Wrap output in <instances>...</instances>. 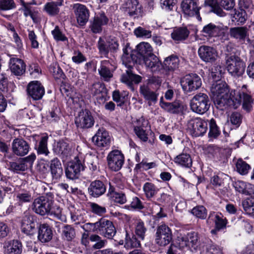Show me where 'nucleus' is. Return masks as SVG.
<instances>
[{
	"mask_svg": "<svg viewBox=\"0 0 254 254\" xmlns=\"http://www.w3.org/2000/svg\"><path fill=\"white\" fill-rule=\"evenodd\" d=\"M214 81L210 90L212 99L218 106L217 108L228 105L236 109L242 103L244 110L248 112L251 110L254 101L246 85L237 90H229L225 82L221 80Z\"/></svg>",
	"mask_w": 254,
	"mask_h": 254,
	"instance_id": "nucleus-1",
	"label": "nucleus"
},
{
	"mask_svg": "<svg viewBox=\"0 0 254 254\" xmlns=\"http://www.w3.org/2000/svg\"><path fill=\"white\" fill-rule=\"evenodd\" d=\"M85 154L79 152L73 160L69 162L65 169V175L67 178L74 180L77 179L80 172L84 170Z\"/></svg>",
	"mask_w": 254,
	"mask_h": 254,
	"instance_id": "nucleus-2",
	"label": "nucleus"
},
{
	"mask_svg": "<svg viewBox=\"0 0 254 254\" xmlns=\"http://www.w3.org/2000/svg\"><path fill=\"white\" fill-rule=\"evenodd\" d=\"M191 110L198 114H203L206 112L210 107L208 96L203 93L196 94L190 102Z\"/></svg>",
	"mask_w": 254,
	"mask_h": 254,
	"instance_id": "nucleus-3",
	"label": "nucleus"
},
{
	"mask_svg": "<svg viewBox=\"0 0 254 254\" xmlns=\"http://www.w3.org/2000/svg\"><path fill=\"white\" fill-rule=\"evenodd\" d=\"M226 63L227 69L232 76L239 77L244 73L246 66L239 57L235 55L228 56Z\"/></svg>",
	"mask_w": 254,
	"mask_h": 254,
	"instance_id": "nucleus-4",
	"label": "nucleus"
},
{
	"mask_svg": "<svg viewBox=\"0 0 254 254\" xmlns=\"http://www.w3.org/2000/svg\"><path fill=\"white\" fill-rule=\"evenodd\" d=\"M52 207V200L45 195L34 199L31 206L32 210L36 213L42 216L50 213Z\"/></svg>",
	"mask_w": 254,
	"mask_h": 254,
	"instance_id": "nucleus-5",
	"label": "nucleus"
},
{
	"mask_svg": "<svg viewBox=\"0 0 254 254\" xmlns=\"http://www.w3.org/2000/svg\"><path fill=\"white\" fill-rule=\"evenodd\" d=\"M181 84L184 91L190 92L200 88L202 82L200 77L198 75L191 73L186 75L181 79Z\"/></svg>",
	"mask_w": 254,
	"mask_h": 254,
	"instance_id": "nucleus-6",
	"label": "nucleus"
},
{
	"mask_svg": "<svg viewBox=\"0 0 254 254\" xmlns=\"http://www.w3.org/2000/svg\"><path fill=\"white\" fill-rule=\"evenodd\" d=\"M188 129L193 136H202L207 130V123L199 118L193 119L189 121Z\"/></svg>",
	"mask_w": 254,
	"mask_h": 254,
	"instance_id": "nucleus-7",
	"label": "nucleus"
},
{
	"mask_svg": "<svg viewBox=\"0 0 254 254\" xmlns=\"http://www.w3.org/2000/svg\"><path fill=\"white\" fill-rule=\"evenodd\" d=\"M155 243L160 246H165L172 239L170 228L166 224H161L157 227L155 234Z\"/></svg>",
	"mask_w": 254,
	"mask_h": 254,
	"instance_id": "nucleus-8",
	"label": "nucleus"
},
{
	"mask_svg": "<svg viewBox=\"0 0 254 254\" xmlns=\"http://www.w3.org/2000/svg\"><path fill=\"white\" fill-rule=\"evenodd\" d=\"M249 29L246 26L234 27L229 29L230 37L237 41L253 46V41L249 36Z\"/></svg>",
	"mask_w": 254,
	"mask_h": 254,
	"instance_id": "nucleus-9",
	"label": "nucleus"
},
{
	"mask_svg": "<svg viewBox=\"0 0 254 254\" xmlns=\"http://www.w3.org/2000/svg\"><path fill=\"white\" fill-rule=\"evenodd\" d=\"M107 159L109 168L114 171L120 170L124 163V156L119 150L111 151Z\"/></svg>",
	"mask_w": 254,
	"mask_h": 254,
	"instance_id": "nucleus-10",
	"label": "nucleus"
},
{
	"mask_svg": "<svg viewBox=\"0 0 254 254\" xmlns=\"http://www.w3.org/2000/svg\"><path fill=\"white\" fill-rule=\"evenodd\" d=\"M181 8L183 13L190 17L195 16L199 21H201L199 14L200 7L196 0H183L181 3Z\"/></svg>",
	"mask_w": 254,
	"mask_h": 254,
	"instance_id": "nucleus-11",
	"label": "nucleus"
},
{
	"mask_svg": "<svg viewBox=\"0 0 254 254\" xmlns=\"http://www.w3.org/2000/svg\"><path fill=\"white\" fill-rule=\"evenodd\" d=\"M27 92L28 95L33 100H39L45 94V88L40 82L32 81L27 85Z\"/></svg>",
	"mask_w": 254,
	"mask_h": 254,
	"instance_id": "nucleus-12",
	"label": "nucleus"
},
{
	"mask_svg": "<svg viewBox=\"0 0 254 254\" xmlns=\"http://www.w3.org/2000/svg\"><path fill=\"white\" fill-rule=\"evenodd\" d=\"M75 124L78 127L88 128L94 125V120L90 112L84 110L80 112L75 118Z\"/></svg>",
	"mask_w": 254,
	"mask_h": 254,
	"instance_id": "nucleus-13",
	"label": "nucleus"
},
{
	"mask_svg": "<svg viewBox=\"0 0 254 254\" xmlns=\"http://www.w3.org/2000/svg\"><path fill=\"white\" fill-rule=\"evenodd\" d=\"M122 8L130 16L134 17L141 16L143 9L137 0H127L122 5Z\"/></svg>",
	"mask_w": 254,
	"mask_h": 254,
	"instance_id": "nucleus-14",
	"label": "nucleus"
},
{
	"mask_svg": "<svg viewBox=\"0 0 254 254\" xmlns=\"http://www.w3.org/2000/svg\"><path fill=\"white\" fill-rule=\"evenodd\" d=\"M92 140L95 145L100 147H108L111 143L110 135L104 128H100Z\"/></svg>",
	"mask_w": 254,
	"mask_h": 254,
	"instance_id": "nucleus-15",
	"label": "nucleus"
},
{
	"mask_svg": "<svg viewBox=\"0 0 254 254\" xmlns=\"http://www.w3.org/2000/svg\"><path fill=\"white\" fill-rule=\"evenodd\" d=\"M200 58L206 63L214 62L218 57L217 51L214 48L208 46H201L198 50Z\"/></svg>",
	"mask_w": 254,
	"mask_h": 254,
	"instance_id": "nucleus-16",
	"label": "nucleus"
},
{
	"mask_svg": "<svg viewBox=\"0 0 254 254\" xmlns=\"http://www.w3.org/2000/svg\"><path fill=\"white\" fill-rule=\"evenodd\" d=\"M73 8L78 23L81 26L85 25L89 17V10L84 5L80 3L74 4Z\"/></svg>",
	"mask_w": 254,
	"mask_h": 254,
	"instance_id": "nucleus-17",
	"label": "nucleus"
},
{
	"mask_svg": "<svg viewBox=\"0 0 254 254\" xmlns=\"http://www.w3.org/2000/svg\"><path fill=\"white\" fill-rule=\"evenodd\" d=\"M35 228L33 216L29 212H25L21 222V231L27 235H32Z\"/></svg>",
	"mask_w": 254,
	"mask_h": 254,
	"instance_id": "nucleus-18",
	"label": "nucleus"
},
{
	"mask_svg": "<svg viewBox=\"0 0 254 254\" xmlns=\"http://www.w3.org/2000/svg\"><path fill=\"white\" fill-rule=\"evenodd\" d=\"M32 139L35 142V147L38 154L47 156L49 154L50 152L47 147L48 137L47 135L40 136L35 134L32 136Z\"/></svg>",
	"mask_w": 254,
	"mask_h": 254,
	"instance_id": "nucleus-19",
	"label": "nucleus"
},
{
	"mask_svg": "<svg viewBox=\"0 0 254 254\" xmlns=\"http://www.w3.org/2000/svg\"><path fill=\"white\" fill-rule=\"evenodd\" d=\"M12 149L13 153L18 156H24L30 149L28 143L22 138H15L13 140Z\"/></svg>",
	"mask_w": 254,
	"mask_h": 254,
	"instance_id": "nucleus-20",
	"label": "nucleus"
},
{
	"mask_svg": "<svg viewBox=\"0 0 254 254\" xmlns=\"http://www.w3.org/2000/svg\"><path fill=\"white\" fill-rule=\"evenodd\" d=\"M116 233V230L112 222L105 218H101L99 234L107 238H112Z\"/></svg>",
	"mask_w": 254,
	"mask_h": 254,
	"instance_id": "nucleus-21",
	"label": "nucleus"
},
{
	"mask_svg": "<svg viewBox=\"0 0 254 254\" xmlns=\"http://www.w3.org/2000/svg\"><path fill=\"white\" fill-rule=\"evenodd\" d=\"M225 31L223 26L210 23L203 27L201 32L205 36L217 37L223 35Z\"/></svg>",
	"mask_w": 254,
	"mask_h": 254,
	"instance_id": "nucleus-22",
	"label": "nucleus"
},
{
	"mask_svg": "<svg viewBox=\"0 0 254 254\" xmlns=\"http://www.w3.org/2000/svg\"><path fill=\"white\" fill-rule=\"evenodd\" d=\"M9 67L11 72L15 75H22L26 69V65L23 61L15 57L10 59Z\"/></svg>",
	"mask_w": 254,
	"mask_h": 254,
	"instance_id": "nucleus-23",
	"label": "nucleus"
},
{
	"mask_svg": "<svg viewBox=\"0 0 254 254\" xmlns=\"http://www.w3.org/2000/svg\"><path fill=\"white\" fill-rule=\"evenodd\" d=\"M53 230L52 227L46 223L39 225L38 232V239L42 243H47L50 241L53 238Z\"/></svg>",
	"mask_w": 254,
	"mask_h": 254,
	"instance_id": "nucleus-24",
	"label": "nucleus"
},
{
	"mask_svg": "<svg viewBox=\"0 0 254 254\" xmlns=\"http://www.w3.org/2000/svg\"><path fill=\"white\" fill-rule=\"evenodd\" d=\"M109 19L104 13L97 14L91 25V31L94 33H99L102 30V26L107 24Z\"/></svg>",
	"mask_w": 254,
	"mask_h": 254,
	"instance_id": "nucleus-25",
	"label": "nucleus"
},
{
	"mask_svg": "<svg viewBox=\"0 0 254 254\" xmlns=\"http://www.w3.org/2000/svg\"><path fill=\"white\" fill-rule=\"evenodd\" d=\"M88 190L90 195L98 197L105 192L106 189L102 181L95 180L91 183Z\"/></svg>",
	"mask_w": 254,
	"mask_h": 254,
	"instance_id": "nucleus-26",
	"label": "nucleus"
},
{
	"mask_svg": "<svg viewBox=\"0 0 254 254\" xmlns=\"http://www.w3.org/2000/svg\"><path fill=\"white\" fill-rule=\"evenodd\" d=\"M50 170L53 179L59 180L63 175V169L61 161L55 158L50 161Z\"/></svg>",
	"mask_w": 254,
	"mask_h": 254,
	"instance_id": "nucleus-27",
	"label": "nucleus"
},
{
	"mask_svg": "<svg viewBox=\"0 0 254 254\" xmlns=\"http://www.w3.org/2000/svg\"><path fill=\"white\" fill-rule=\"evenodd\" d=\"M91 90L99 102H104L106 101L107 92L104 85L99 82L95 83L93 84Z\"/></svg>",
	"mask_w": 254,
	"mask_h": 254,
	"instance_id": "nucleus-28",
	"label": "nucleus"
},
{
	"mask_svg": "<svg viewBox=\"0 0 254 254\" xmlns=\"http://www.w3.org/2000/svg\"><path fill=\"white\" fill-rule=\"evenodd\" d=\"M144 63L152 72H157L162 68V65L159 59L154 55L144 58Z\"/></svg>",
	"mask_w": 254,
	"mask_h": 254,
	"instance_id": "nucleus-29",
	"label": "nucleus"
},
{
	"mask_svg": "<svg viewBox=\"0 0 254 254\" xmlns=\"http://www.w3.org/2000/svg\"><path fill=\"white\" fill-rule=\"evenodd\" d=\"M161 107L167 112L172 114H179L183 112L185 109V107L179 101L172 103L162 102Z\"/></svg>",
	"mask_w": 254,
	"mask_h": 254,
	"instance_id": "nucleus-30",
	"label": "nucleus"
},
{
	"mask_svg": "<svg viewBox=\"0 0 254 254\" xmlns=\"http://www.w3.org/2000/svg\"><path fill=\"white\" fill-rule=\"evenodd\" d=\"M4 248L7 254H21L22 250V244L18 240H11L6 242Z\"/></svg>",
	"mask_w": 254,
	"mask_h": 254,
	"instance_id": "nucleus-31",
	"label": "nucleus"
},
{
	"mask_svg": "<svg viewBox=\"0 0 254 254\" xmlns=\"http://www.w3.org/2000/svg\"><path fill=\"white\" fill-rule=\"evenodd\" d=\"M139 91L141 95L148 102L149 105L157 101L158 95L156 92L151 90L147 86L145 85L141 86Z\"/></svg>",
	"mask_w": 254,
	"mask_h": 254,
	"instance_id": "nucleus-32",
	"label": "nucleus"
},
{
	"mask_svg": "<svg viewBox=\"0 0 254 254\" xmlns=\"http://www.w3.org/2000/svg\"><path fill=\"white\" fill-rule=\"evenodd\" d=\"M108 196L112 201L120 204H124L127 202L125 194L122 192H118L115 188L110 184V188L108 192Z\"/></svg>",
	"mask_w": 254,
	"mask_h": 254,
	"instance_id": "nucleus-33",
	"label": "nucleus"
},
{
	"mask_svg": "<svg viewBox=\"0 0 254 254\" xmlns=\"http://www.w3.org/2000/svg\"><path fill=\"white\" fill-rule=\"evenodd\" d=\"M213 221L215 223V226L218 229H223L226 227L227 224V220L221 214L215 212L210 213L207 220V223Z\"/></svg>",
	"mask_w": 254,
	"mask_h": 254,
	"instance_id": "nucleus-34",
	"label": "nucleus"
},
{
	"mask_svg": "<svg viewBox=\"0 0 254 254\" xmlns=\"http://www.w3.org/2000/svg\"><path fill=\"white\" fill-rule=\"evenodd\" d=\"M234 187L237 191L246 195H251L254 191L253 185L242 181L235 182Z\"/></svg>",
	"mask_w": 254,
	"mask_h": 254,
	"instance_id": "nucleus-35",
	"label": "nucleus"
},
{
	"mask_svg": "<svg viewBox=\"0 0 254 254\" xmlns=\"http://www.w3.org/2000/svg\"><path fill=\"white\" fill-rule=\"evenodd\" d=\"M108 61H103L101 62L100 67L98 69L99 73L102 79L108 81L113 76V73L109 68Z\"/></svg>",
	"mask_w": 254,
	"mask_h": 254,
	"instance_id": "nucleus-36",
	"label": "nucleus"
},
{
	"mask_svg": "<svg viewBox=\"0 0 254 254\" xmlns=\"http://www.w3.org/2000/svg\"><path fill=\"white\" fill-rule=\"evenodd\" d=\"M174 162L182 167L190 168L192 165V159L190 156L187 153H181L175 157L174 159Z\"/></svg>",
	"mask_w": 254,
	"mask_h": 254,
	"instance_id": "nucleus-37",
	"label": "nucleus"
},
{
	"mask_svg": "<svg viewBox=\"0 0 254 254\" xmlns=\"http://www.w3.org/2000/svg\"><path fill=\"white\" fill-rule=\"evenodd\" d=\"M190 34L189 31L186 27H179L174 29L171 33L172 38L176 41L185 40Z\"/></svg>",
	"mask_w": 254,
	"mask_h": 254,
	"instance_id": "nucleus-38",
	"label": "nucleus"
},
{
	"mask_svg": "<svg viewBox=\"0 0 254 254\" xmlns=\"http://www.w3.org/2000/svg\"><path fill=\"white\" fill-rule=\"evenodd\" d=\"M136 50L138 54L142 57L143 59L144 58L154 55L152 53V48L148 43L141 42L139 43L136 46Z\"/></svg>",
	"mask_w": 254,
	"mask_h": 254,
	"instance_id": "nucleus-39",
	"label": "nucleus"
},
{
	"mask_svg": "<svg viewBox=\"0 0 254 254\" xmlns=\"http://www.w3.org/2000/svg\"><path fill=\"white\" fill-rule=\"evenodd\" d=\"M159 188L154 184L146 182L143 186V190L145 196L148 199H150L154 197L159 191Z\"/></svg>",
	"mask_w": 254,
	"mask_h": 254,
	"instance_id": "nucleus-40",
	"label": "nucleus"
},
{
	"mask_svg": "<svg viewBox=\"0 0 254 254\" xmlns=\"http://www.w3.org/2000/svg\"><path fill=\"white\" fill-rule=\"evenodd\" d=\"M62 5L61 1L55 2L54 1L46 3L44 6V10L49 15L54 16L58 14L60 11L59 6Z\"/></svg>",
	"mask_w": 254,
	"mask_h": 254,
	"instance_id": "nucleus-41",
	"label": "nucleus"
},
{
	"mask_svg": "<svg viewBox=\"0 0 254 254\" xmlns=\"http://www.w3.org/2000/svg\"><path fill=\"white\" fill-rule=\"evenodd\" d=\"M90 170L95 171L97 170L99 164L98 157L94 154H88L85 155V161Z\"/></svg>",
	"mask_w": 254,
	"mask_h": 254,
	"instance_id": "nucleus-42",
	"label": "nucleus"
},
{
	"mask_svg": "<svg viewBox=\"0 0 254 254\" xmlns=\"http://www.w3.org/2000/svg\"><path fill=\"white\" fill-rule=\"evenodd\" d=\"M179 59L175 56L172 55L167 58L164 61V67L168 70H173L178 67Z\"/></svg>",
	"mask_w": 254,
	"mask_h": 254,
	"instance_id": "nucleus-43",
	"label": "nucleus"
},
{
	"mask_svg": "<svg viewBox=\"0 0 254 254\" xmlns=\"http://www.w3.org/2000/svg\"><path fill=\"white\" fill-rule=\"evenodd\" d=\"M16 200L20 205H21L24 203L30 202L32 200V196L29 191L22 190L17 192Z\"/></svg>",
	"mask_w": 254,
	"mask_h": 254,
	"instance_id": "nucleus-44",
	"label": "nucleus"
},
{
	"mask_svg": "<svg viewBox=\"0 0 254 254\" xmlns=\"http://www.w3.org/2000/svg\"><path fill=\"white\" fill-rule=\"evenodd\" d=\"M53 150L58 155H66L69 152L70 147L67 142L60 141L55 145Z\"/></svg>",
	"mask_w": 254,
	"mask_h": 254,
	"instance_id": "nucleus-45",
	"label": "nucleus"
},
{
	"mask_svg": "<svg viewBox=\"0 0 254 254\" xmlns=\"http://www.w3.org/2000/svg\"><path fill=\"white\" fill-rule=\"evenodd\" d=\"M147 231L144 222L141 220H136L134 223V232L135 234L142 240H144Z\"/></svg>",
	"mask_w": 254,
	"mask_h": 254,
	"instance_id": "nucleus-46",
	"label": "nucleus"
},
{
	"mask_svg": "<svg viewBox=\"0 0 254 254\" xmlns=\"http://www.w3.org/2000/svg\"><path fill=\"white\" fill-rule=\"evenodd\" d=\"M141 246L140 242L137 239L135 236L130 237L127 233L125 247L127 249H131L133 248H139Z\"/></svg>",
	"mask_w": 254,
	"mask_h": 254,
	"instance_id": "nucleus-47",
	"label": "nucleus"
},
{
	"mask_svg": "<svg viewBox=\"0 0 254 254\" xmlns=\"http://www.w3.org/2000/svg\"><path fill=\"white\" fill-rule=\"evenodd\" d=\"M236 167L237 172L242 175L247 174L251 168L250 165L242 159L238 160Z\"/></svg>",
	"mask_w": 254,
	"mask_h": 254,
	"instance_id": "nucleus-48",
	"label": "nucleus"
},
{
	"mask_svg": "<svg viewBox=\"0 0 254 254\" xmlns=\"http://www.w3.org/2000/svg\"><path fill=\"white\" fill-rule=\"evenodd\" d=\"M243 208L246 213L250 215H254V198L248 197L243 201Z\"/></svg>",
	"mask_w": 254,
	"mask_h": 254,
	"instance_id": "nucleus-49",
	"label": "nucleus"
},
{
	"mask_svg": "<svg viewBox=\"0 0 254 254\" xmlns=\"http://www.w3.org/2000/svg\"><path fill=\"white\" fill-rule=\"evenodd\" d=\"M209 137L212 138H216L220 134V130L214 119H211L209 121Z\"/></svg>",
	"mask_w": 254,
	"mask_h": 254,
	"instance_id": "nucleus-50",
	"label": "nucleus"
},
{
	"mask_svg": "<svg viewBox=\"0 0 254 254\" xmlns=\"http://www.w3.org/2000/svg\"><path fill=\"white\" fill-rule=\"evenodd\" d=\"M191 213L197 218L205 219L207 215V211L205 207L202 205H198L193 207Z\"/></svg>",
	"mask_w": 254,
	"mask_h": 254,
	"instance_id": "nucleus-51",
	"label": "nucleus"
},
{
	"mask_svg": "<svg viewBox=\"0 0 254 254\" xmlns=\"http://www.w3.org/2000/svg\"><path fill=\"white\" fill-rule=\"evenodd\" d=\"M98 48L101 55L107 57L110 49L108 44L107 43V40L105 41L100 37L98 42Z\"/></svg>",
	"mask_w": 254,
	"mask_h": 254,
	"instance_id": "nucleus-52",
	"label": "nucleus"
},
{
	"mask_svg": "<svg viewBox=\"0 0 254 254\" xmlns=\"http://www.w3.org/2000/svg\"><path fill=\"white\" fill-rule=\"evenodd\" d=\"M63 236L67 241H71L75 236L74 229L70 225H66L63 228Z\"/></svg>",
	"mask_w": 254,
	"mask_h": 254,
	"instance_id": "nucleus-53",
	"label": "nucleus"
},
{
	"mask_svg": "<svg viewBox=\"0 0 254 254\" xmlns=\"http://www.w3.org/2000/svg\"><path fill=\"white\" fill-rule=\"evenodd\" d=\"M16 8L14 0H0V11L10 10Z\"/></svg>",
	"mask_w": 254,
	"mask_h": 254,
	"instance_id": "nucleus-54",
	"label": "nucleus"
},
{
	"mask_svg": "<svg viewBox=\"0 0 254 254\" xmlns=\"http://www.w3.org/2000/svg\"><path fill=\"white\" fill-rule=\"evenodd\" d=\"M100 219L95 223H86L81 226L86 232L99 233Z\"/></svg>",
	"mask_w": 254,
	"mask_h": 254,
	"instance_id": "nucleus-55",
	"label": "nucleus"
},
{
	"mask_svg": "<svg viewBox=\"0 0 254 254\" xmlns=\"http://www.w3.org/2000/svg\"><path fill=\"white\" fill-rule=\"evenodd\" d=\"M89 206L91 212L98 216H101L106 212V208L105 207L101 206L97 203L94 202H90Z\"/></svg>",
	"mask_w": 254,
	"mask_h": 254,
	"instance_id": "nucleus-56",
	"label": "nucleus"
},
{
	"mask_svg": "<svg viewBox=\"0 0 254 254\" xmlns=\"http://www.w3.org/2000/svg\"><path fill=\"white\" fill-rule=\"evenodd\" d=\"M89 240L96 243L93 246V248L95 249H100L103 248L106 244V241L101 240V237L97 235H92L89 237Z\"/></svg>",
	"mask_w": 254,
	"mask_h": 254,
	"instance_id": "nucleus-57",
	"label": "nucleus"
},
{
	"mask_svg": "<svg viewBox=\"0 0 254 254\" xmlns=\"http://www.w3.org/2000/svg\"><path fill=\"white\" fill-rule=\"evenodd\" d=\"M36 171L41 174H46L49 172V164L48 161L42 159L38 162L36 168Z\"/></svg>",
	"mask_w": 254,
	"mask_h": 254,
	"instance_id": "nucleus-58",
	"label": "nucleus"
},
{
	"mask_svg": "<svg viewBox=\"0 0 254 254\" xmlns=\"http://www.w3.org/2000/svg\"><path fill=\"white\" fill-rule=\"evenodd\" d=\"M49 69L55 79H60L64 76L62 69L56 63L52 64Z\"/></svg>",
	"mask_w": 254,
	"mask_h": 254,
	"instance_id": "nucleus-59",
	"label": "nucleus"
},
{
	"mask_svg": "<svg viewBox=\"0 0 254 254\" xmlns=\"http://www.w3.org/2000/svg\"><path fill=\"white\" fill-rule=\"evenodd\" d=\"M186 238L188 242V248H193L195 249L198 242L197 234L195 232L189 233L187 234Z\"/></svg>",
	"mask_w": 254,
	"mask_h": 254,
	"instance_id": "nucleus-60",
	"label": "nucleus"
},
{
	"mask_svg": "<svg viewBox=\"0 0 254 254\" xmlns=\"http://www.w3.org/2000/svg\"><path fill=\"white\" fill-rule=\"evenodd\" d=\"M234 18L238 22V24H243L246 22L248 16L246 12L244 10L240 9L235 12Z\"/></svg>",
	"mask_w": 254,
	"mask_h": 254,
	"instance_id": "nucleus-61",
	"label": "nucleus"
},
{
	"mask_svg": "<svg viewBox=\"0 0 254 254\" xmlns=\"http://www.w3.org/2000/svg\"><path fill=\"white\" fill-rule=\"evenodd\" d=\"M10 169L15 172L24 171L27 168V166L24 162H12L9 163Z\"/></svg>",
	"mask_w": 254,
	"mask_h": 254,
	"instance_id": "nucleus-62",
	"label": "nucleus"
},
{
	"mask_svg": "<svg viewBox=\"0 0 254 254\" xmlns=\"http://www.w3.org/2000/svg\"><path fill=\"white\" fill-rule=\"evenodd\" d=\"M221 67L219 65H214L212 68L210 74V77H211L214 81L220 80L221 77Z\"/></svg>",
	"mask_w": 254,
	"mask_h": 254,
	"instance_id": "nucleus-63",
	"label": "nucleus"
},
{
	"mask_svg": "<svg viewBox=\"0 0 254 254\" xmlns=\"http://www.w3.org/2000/svg\"><path fill=\"white\" fill-rule=\"evenodd\" d=\"M50 213L58 219L63 222L66 221L65 215L62 213V209L59 206H55L53 209H51Z\"/></svg>",
	"mask_w": 254,
	"mask_h": 254,
	"instance_id": "nucleus-64",
	"label": "nucleus"
}]
</instances>
